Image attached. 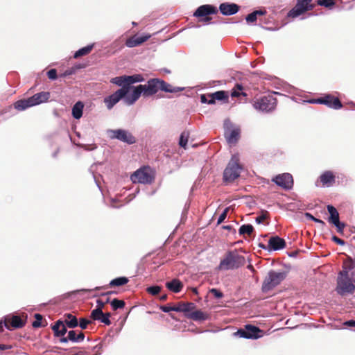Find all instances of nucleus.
I'll return each instance as SVG.
<instances>
[{
	"label": "nucleus",
	"instance_id": "nucleus-16",
	"mask_svg": "<svg viewBox=\"0 0 355 355\" xmlns=\"http://www.w3.org/2000/svg\"><path fill=\"white\" fill-rule=\"evenodd\" d=\"M315 103L324 104L334 110L340 109L343 105L338 97L328 94L323 97L318 98L314 101Z\"/></svg>",
	"mask_w": 355,
	"mask_h": 355
},
{
	"label": "nucleus",
	"instance_id": "nucleus-32",
	"mask_svg": "<svg viewBox=\"0 0 355 355\" xmlns=\"http://www.w3.org/2000/svg\"><path fill=\"white\" fill-rule=\"evenodd\" d=\"M126 86L130 87V85L144 81V78L141 74H135L132 76H124Z\"/></svg>",
	"mask_w": 355,
	"mask_h": 355
},
{
	"label": "nucleus",
	"instance_id": "nucleus-38",
	"mask_svg": "<svg viewBox=\"0 0 355 355\" xmlns=\"http://www.w3.org/2000/svg\"><path fill=\"white\" fill-rule=\"evenodd\" d=\"M77 331L74 330H71L68 332V335L67 337H62L60 339V343H67L68 341H71L73 343L77 342Z\"/></svg>",
	"mask_w": 355,
	"mask_h": 355
},
{
	"label": "nucleus",
	"instance_id": "nucleus-44",
	"mask_svg": "<svg viewBox=\"0 0 355 355\" xmlns=\"http://www.w3.org/2000/svg\"><path fill=\"white\" fill-rule=\"evenodd\" d=\"M336 3V0H318L317 4L326 8H331Z\"/></svg>",
	"mask_w": 355,
	"mask_h": 355
},
{
	"label": "nucleus",
	"instance_id": "nucleus-42",
	"mask_svg": "<svg viewBox=\"0 0 355 355\" xmlns=\"http://www.w3.org/2000/svg\"><path fill=\"white\" fill-rule=\"evenodd\" d=\"M243 89V86L240 84H236L234 88L232 89L231 96L232 97H239L240 95L246 96L245 93H240V91H242Z\"/></svg>",
	"mask_w": 355,
	"mask_h": 355
},
{
	"label": "nucleus",
	"instance_id": "nucleus-57",
	"mask_svg": "<svg viewBox=\"0 0 355 355\" xmlns=\"http://www.w3.org/2000/svg\"><path fill=\"white\" fill-rule=\"evenodd\" d=\"M200 101L202 103H208L209 104V98L208 96V94H202L200 96Z\"/></svg>",
	"mask_w": 355,
	"mask_h": 355
},
{
	"label": "nucleus",
	"instance_id": "nucleus-15",
	"mask_svg": "<svg viewBox=\"0 0 355 355\" xmlns=\"http://www.w3.org/2000/svg\"><path fill=\"white\" fill-rule=\"evenodd\" d=\"M262 331L259 327L247 324L243 329H239L235 333V335L248 339H257L261 336V335L259 334Z\"/></svg>",
	"mask_w": 355,
	"mask_h": 355
},
{
	"label": "nucleus",
	"instance_id": "nucleus-17",
	"mask_svg": "<svg viewBox=\"0 0 355 355\" xmlns=\"http://www.w3.org/2000/svg\"><path fill=\"white\" fill-rule=\"evenodd\" d=\"M272 181L286 190L291 189L293 186V176L288 173L277 175L272 179Z\"/></svg>",
	"mask_w": 355,
	"mask_h": 355
},
{
	"label": "nucleus",
	"instance_id": "nucleus-19",
	"mask_svg": "<svg viewBox=\"0 0 355 355\" xmlns=\"http://www.w3.org/2000/svg\"><path fill=\"white\" fill-rule=\"evenodd\" d=\"M6 329L10 330L13 329L22 328L25 325V322L18 315H13L10 318H6L3 321Z\"/></svg>",
	"mask_w": 355,
	"mask_h": 355
},
{
	"label": "nucleus",
	"instance_id": "nucleus-29",
	"mask_svg": "<svg viewBox=\"0 0 355 355\" xmlns=\"http://www.w3.org/2000/svg\"><path fill=\"white\" fill-rule=\"evenodd\" d=\"M196 305L193 302H180L175 306V311L188 313L194 310Z\"/></svg>",
	"mask_w": 355,
	"mask_h": 355
},
{
	"label": "nucleus",
	"instance_id": "nucleus-18",
	"mask_svg": "<svg viewBox=\"0 0 355 355\" xmlns=\"http://www.w3.org/2000/svg\"><path fill=\"white\" fill-rule=\"evenodd\" d=\"M111 317L110 313H103L100 309H94L91 311L90 318L92 320H98L104 323L106 325H110L111 321L110 318Z\"/></svg>",
	"mask_w": 355,
	"mask_h": 355
},
{
	"label": "nucleus",
	"instance_id": "nucleus-56",
	"mask_svg": "<svg viewBox=\"0 0 355 355\" xmlns=\"http://www.w3.org/2000/svg\"><path fill=\"white\" fill-rule=\"evenodd\" d=\"M332 240H333L336 243H337V244H338V245H345V241H344L343 239H340V238L337 237L336 236H334L332 237Z\"/></svg>",
	"mask_w": 355,
	"mask_h": 355
},
{
	"label": "nucleus",
	"instance_id": "nucleus-46",
	"mask_svg": "<svg viewBox=\"0 0 355 355\" xmlns=\"http://www.w3.org/2000/svg\"><path fill=\"white\" fill-rule=\"evenodd\" d=\"M161 289H162V288L159 286H153L148 287L146 288V291L152 295H157V294L159 293V292L161 291Z\"/></svg>",
	"mask_w": 355,
	"mask_h": 355
},
{
	"label": "nucleus",
	"instance_id": "nucleus-50",
	"mask_svg": "<svg viewBox=\"0 0 355 355\" xmlns=\"http://www.w3.org/2000/svg\"><path fill=\"white\" fill-rule=\"evenodd\" d=\"M333 224L336 227L337 232L339 234H343L345 224L344 223H341L340 220Z\"/></svg>",
	"mask_w": 355,
	"mask_h": 355
},
{
	"label": "nucleus",
	"instance_id": "nucleus-20",
	"mask_svg": "<svg viewBox=\"0 0 355 355\" xmlns=\"http://www.w3.org/2000/svg\"><path fill=\"white\" fill-rule=\"evenodd\" d=\"M133 89L131 94L128 95L127 94L124 97V101L128 105L134 104L139 98L141 95L144 96V90L141 85L134 87Z\"/></svg>",
	"mask_w": 355,
	"mask_h": 355
},
{
	"label": "nucleus",
	"instance_id": "nucleus-5",
	"mask_svg": "<svg viewBox=\"0 0 355 355\" xmlns=\"http://www.w3.org/2000/svg\"><path fill=\"white\" fill-rule=\"evenodd\" d=\"M343 272H339L337 277V285L336 291L340 295L352 294L355 291V284L349 275Z\"/></svg>",
	"mask_w": 355,
	"mask_h": 355
},
{
	"label": "nucleus",
	"instance_id": "nucleus-34",
	"mask_svg": "<svg viewBox=\"0 0 355 355\" xmlns=\"http://www.w3.org/2000/svg\"><path fill=\"white\" fill-rule=\"evenodd\" d=\"M129 282V279L125 277H117L112 279L108 286H103V288H107L110 287L120 286L126 284Z\"/></svg>",
	"mask_w": 355,
	"mask_h": 355
},
{
	"label": "nucleus",
	"instance_id": "nucleus-59",
	"mask_svg": "<svg viewBox=\"0 0 355 355\" xmlns=\"http://www.w3.org/2000/svg\"><path fill=\"white\" fill-rule=\"evenodd\" d=\"M85 338V334L82 331H79L78 334H77V342L76 343H79V342H82Z\"/></svg>",
	"mask_w": 355,
	"mask_h": 355
},
{
	"label": "nucleus",
	"instance_id": "nucleus-3",
	"mask_svg": "<svg viewBox=\"0 0 355 355\" xmlns=\"http://www.w3.org/2000/svg\"><path fill=\"white\" fill-rule=\"evenodd\" d=\"M49 92H39L28 98H24L16 101L14 103V107L19 111H22L31 107L40 105L42 103H45L49 100Z\"/></svg>",
	"mask_w": 355,
	"mask_h": 355
},
{
	"label": "nucleus",
	"instance_id": "nucleus-39",
	"mask_svg": "<svg viewBox=\"0 0 355 355\" xmlns=\"http://www.w3.org/2000/svg\"><path fill=\"white\" fill-rule=\"evenodd\" d=\"M254 232V227L250 224L247 225H243L240 227L239 230V233L241 235H245L250 236L252 232Z\"/></svg>",
	"mask_w": 355,
	"mask_h": 355
},
{
	"label": "nucleus",
	"instance_id": "nucleus-60",
	"mask_svg": "<svg viewBox=\"0 0 355 355\" xmlns=\"http://www.w3.org/2000/svg\"><path fill=\"white\" fill-rule=\"evenodd\" d=\"M344 324L349 327H355V320H348L345 322Z\"/></svg>",
	"mask_w": 355,
	"mask_h": 355
},
{
	"label": "nucleus",
	"instance_id": "nucleus-12",
	"mask_svg": "<svg viewBox=\"0 0 355 355\" xmlns=\"http://www.w3.org/2000/svg\"><path fill=\"white\" fill-rule=\"evenodd\" d=\"M108 135L111 139H116L128 144L136 143V138L125 130H108Z\"/></svg>",
	"mask_w": 355,
	"mask_h": 355
},
{
	"label": "nucleus",
	"instance_id": "nucleus-14",
	"mask_svg": "<svg viewBox=\"0 0 355 355\" xmlns=\"http://www.w3.org/2000/svg\"><path fill=\"white\" fill-rule=\"evenodd\" d=\"M312 0H297L295 6L290 10L288 15L292 17H296L306 11L312 10L315 5L311 3Z\"/></svg>",
	"mask_w": 355,
	"mask_h": 355
},
{
	"label": "nucleus",
	"instance_id": "nucleus-62",
	"mask_svg": "<svg viewBox=\"0 0 355 355\" xmlns=\"http://www.w3.org/2000/svg\"><path fill=\"white\" fill-rule=\"evenodd\" d=\"M159 300L162 302L166 301L167 300V295L166 294L162 295V296H160Z\"/></svg>",
	"mask_w": 355,
	"mask_h": 355
},
{
	"label": "nucleus",
	"instance_id": "nucleus-11",
	"mask_svg": "<svg viewBox=\"0 0 355 355\" xmlns=\"http://www.w3.org/2000/svg\"><path fill=\"white\" fill-rule=\"evenodd\" d=\"M217 13L218 9L216 7L212 5L205 4L199 6L195 11L193 16L201 18L200 19V21L208 23L211 19L209 15Z\"/></svg>",
	"mask_w": 355,
	"mask_h": 355
},
{
	"label": "nucleus",
	"instance_id": "nucleus-55",
	"mask_svg": "<svg viewBox=\"0 0 355 355\" xmlns=\"http://www.w3.org/2000/svg\"><path fill=\"white\" fill-rule=\"evenodd\" d=\"M106 302H103L101 300L98 299L96 300V308L95 309H100L103 311Z\"/></svg>",
	"mask_w": 355,
	"mask_h": 355
},
{
	"label": "nucleus",
	"instance_id": "nucleus-30",
	"mask_svg": "<svg viewBox=\"0 0 355 355\" xmlns=\"http://www.w3.org/2000/svg\"><path fill=\"white\" fill-rule=\"evenodd\" d=\"M166 287L175 293H179L183 288V284L178 279H173L166 283Z\"/></svg>",
	"mask_w": 355,
	"mask_h": 355
},
{
	"label": "nucleus",
	"instance_id": "nucleus-47",
	"mask_svg": "<svg viewBox=\"0 0 355 355\" xmlns=\"http://www.w3.org/2000/svg\"><path fill=\"white\" fill-rule=\"evenodd\" d=\"M92 323V321L84 318H80L78 325L82 329H86L87 326Z\"/></svg>",
	"mask_w": 355,
	"mask_h": 355
},
{
	"label": "nucleus",
	"instance_id": "nucleus-40",
	"mask_svg": "<svg viewBox=\"0 0 355 355\" xmlns=\"http://www.w3.org/2000/svg\"><path fill=\"white\" fill-rule=\"evenodd\" d=\"M189 137V132L187 131H184L180 135L179 145L181 147L184 148V149L187 148V145Z\"/></svg>",
	"mask_w": 355,
	"mask_h": 355
},
{
	"label": "nucleus",
	"instance_id": "nucleus-33",
	"mask_svg": "<svg viewBox=\"0 0 355 355\" xmlns=\"http://www.w3.org/2000/svg\"><path fill=\"white\" fill-rule=\"evenodd\" d=\"M327 208L330 214L329 222L333 224L339 221V214L337 209L333 205H327Z\"/></svg>",
	"mask_w": 355,
	"mask_h": 355
},
{
	"label": "nucleus",
	"instance_id": "nucleus-8",
	"mask_svg": "<svg viewBox=\"0 0 355 355\" xmlns=\"http://www.w3.org/2000/svg\"><path fill=\"white\" fill-rule=\"evenodd\" d=\"M134 183L151 184L155 179L154 173L149 166L137 170L130 177Z\"/></svg>",
	"mask_w": 355,
	"mask_h": 355
},
{
	"label": "nucleus",
	"instance_id": "nucleus-43",
	"mask_svg": "<svg viewBox=\"0 0 355 355\" xmlns=\"http://www.w3.org/2000/svg\"><path fill=\"white\" fill-rule=\"evenodd\" d=\"M110 82L112 84H115V85H116L118 86H121V87L123 85H125V80L124 76H117V77L113 78H112L110 80Z\"/></svg>",
	"mask_w": 355,
	"mask_h": 355
},
{
	"label": "nucleus",
	"instance_id": "nucleus-26",
	"mask_svg": "<svg viewBox=\"0 0 355 355\" xmlns=\"http://www.w3.org/2000/svg\"><path fill=\"white\" fill-rule=\"evenodd\" d=\"M209 98V104H214L216 100L228 102V93L225 91H218L212 94H208Z\"/></svg>",
	"mask_w": 355,
	"mask_h": 355
},
{
	"label": "nucleus",
	"instance_id": "nucleus-45",
	"mask_svg": "<svg viewBox=\"0 0 355 355\" xmlns=\"http://www.w3.org/2000/svg\"><path fill=\"white\" fill-rule=\"evenodd\" d=\"M35 321L32 323V325L33 327L38 328V327H40L42 326H45L44 324H42V316L40 314H39V313L35 314Z\"/></svg>",
	"mask_w": 355,
	"mask_h": 355
},
{
	"label": "nucleus",
	"instance_id": "nucleus-49",
	"mask_svg": "<svg viewBox=\"0 0 355 355\" xmlns=\"http://www.w3.org/2000/svg\"><path fill=\"white\" fill-rule=\"evenodd\" d=\"M81 68L80 66L71 67L70 69H67L62 74L60 75L61 77H66L70 75L75 73L77 69Z\"/></svg>",
	"mask_w": 355,
	"mask_h": 355
},
{
	"label": "nucleus",
	"instance_id": "nucleus-6",
	"mask_svg": "<svg viewBox=\"0 0 355 355\" xmlns=\"http://www.w3.org/2000/svg\"><path fill=\"white\" fill-rule=\"evenodd\" d=\"M286 277V273L285 272L270 270L263 282L261 286L262 291L266 293L271 291L280 284Z\"/></svg>",
	"mask_w": 355,
	"mask_h": 355
},
{
	"label": "nucleus",
	"instance_id": "nucleus-4",
	"mask_svg": "<svg viewBox=\"0 0 355 355\" xmlns=\"http://www.w3.org/2000/svg\"><path fill=\"white\" fill-rule=\"evenodd\" d=\"M277 100L272 94L255 98L252 101V105L257 110L262 112H271L274 111L277 107Z\"/></svg>",
	"mask_w": 355,
	"mask_h": 355
},
{
	"label": "nucleus",
	"instance_id": "nucleus-63",
	"mask_svg": "<svg viewBox=\"0 0 355 355\" xmlns=\"http://www.w3.org/2000/svg\"><path fill=\"white\" fill-rule=\"evenodd\" d=\"M247 268H248V269H250V270H252V271H254V267H253V266H252V264L248 265V266H247Z\"/></svg>",
	"mask_w": 355,
	"mask_h": 355
},
{
	"label": "nucleus",
	"instance_id": "nucleus-21",
	"mask_svg": "<svg viewBox=\"0 0 355 355\" xmlns=\"http://www.w3.org/2000/svg\"><path fill=\"white\" fill-rule=\"evenodd\" d=\"M240 7L234 3H223L219 6V10L223 15H232L239 10Z\"/></svg>",
	"mask_w": 355,
	"mask_h": 355
},
{
	"label": "nucleus",
	"instance_id": "nucleus-25",
	"mask_svg": "<svg viewBox=\"0 0 355 355\" xmlns=\"http://www.w3.org/2000/svg\"><path fill=\"white\" fill-rule=\"evenodd\" d=\"M52 330L55 337H60L61 338L64 337V334L67 333V325L63 321L58 320L52 326Z\"/></svg>",
	"mask_w": 355,
	"mask_h": 355
},
{
	"label": "nucleus",
	"instance_id": "nucleus-41",
	"mask_svg": "<svg viewBox=\"0 0 355 355\" xmlns=\"http://www.w3.org/2000/svg\"><path fill=\"white\" fill-rule=\"evenodd\" d=\"M110 304L113 310L114 311L117 310L118 309H123L125 305V303L123 300H120L116 298L114 299L110 302Z\"/></svg>",
	"mask_w": 355,
	"mask_h": 355
},
{
	"label": "nucleus",
	"instance_id": "nucleus-52",
	"mask_svg": "<svg viewBox=\"0 0 355 355\" xmlns=\"http://www.w3.org/2000/svg\"><path fill=\"white\" fill-rule=\"evenodd\" d=\"M47 76L51 80H55L58 77L55 69H51L47 72Z\"/></svg>",
	"mask_w": 355,
	"mask_h": 355
},
{
	"label": "nucleus",
	"instance_id": "nucleus-1",
	"mask_svg": "<svg viewBox=\"0 0 355 355\" xmlns=\"http://www.w3.org/2000/svg\"><path fill=\"white\" fill-rule=\"evenodd\" d=\"M141 86L144 90V97L153 96L159 90L169 93H177L184 89L183 87H174L159 78H150L146 84L141 85Z\"/></svg>",
	"mask_w": 355,
	"mask_h": 355
},
{
	"label": "nucleus",
	"instance_id": "nucleus-31",
	"mask_svg": "<svg viewBox=\"0 0 355 355\" xmlns=\"http://www.w3.org/2000/svg\"><path fill=\"white\" fill-rule=\"evenodd\" d=\"M355 268V259L350 257H347L343 261V269L339 272H345V275H349V271Z\"/></svg>",
	"mask_w": 355,
	"mask_h": 355
},
{
	"label": "nucleus",
	"instance_id": "nucleus-61",
	"mask_svg": "<svg viewBox=\"0 0 355 355\" xmlns=\"http://www.w3.org/2000/svg\"><path fill=\"white\" fill-rule=\"evenodd\" d=\"M10 348H11V346H10V345H3V344H0V351L1 350L8 349H10Z\"/></svg>",
	"mask_w": 355,
	"mask_h": 355
},
{
	"label": "nucleus",
	"instance_id": "nucleus-22",
	"mask_svg": "<svg viewBox=\"0 0 355 355\" xmlns=\"http://www.w3.org/2000/svg\"><path fill=\"white\" fill-rule=\"evenodd\" d=\"M319 180L322 186L331 187L335 183L336 177L331 171H326L320 175Z\"/></svg>",
	"mask_w": 355,
	"mask_h": 355
},
{
	"label": "nucleus",
	"instance_id": "nucleus-54",
	"mask_svg": "<svg viewBox=\"0 0 355 355\" xmlns=\"http://www.w3.org/2000/svg\"><path fill=\"white\" fill-rule=\"evenodd\" d=\"M175 306H170L167 305V306H160V309L165 313H168L171 311H175Z\"/></svg>",
	"mask_w": 355,
	"mask_h": 355
},
{
	"label": "nucleus",
	"instance_id": "nucleus-10",
	"mask_svg": "<svg viewBox=\"0 0 355 355\" xmlns=\"http://www.w3.org/2000/svg\"><path fill=\"white\" fill-rule=\"evenodd\" d=\"M131 87L123 85L112 94L104 98V103L108 110H111L121 99L124 98Z\"/></svg>",
	"mask_w": 355,
	"mask_h": 355
},
{
	"label": "nucleus",
	"instance_id": "nucleus-48",
	"mask_svg": "<svg viewBox=\"0 0 355 355\" xmlns=\"http://www.w3.org/2000/svg\"><path fill=\"white\" fill-rule=\"evenodd\" d=\"M269 217V213L267 211H261V215L257 217L256 221L258 223H261L263 222L266 218Z\"/></svg>",
	"mask_w": 355,
	"mask_h": 355
},
{
	"label": "nucleus",
	"instance_id": "nucleus-23",
	"mask_svg": "<svg viewBox=\"0 0 355 355\" xmlns=\"http://www.w3.org/2000/svg\"><path fill=\"white\" fill-rule=\"evenodd\" d=\"M150 35L137 36L135 35L125 41V45L129 48L141 45L150 38Z\"/></svg>",
	"mask_w": 355,
	"mask_h": 355
},
{
	"label": "nucleus",
	"instance_id": "nucleus-64",
	"mask_svg": "<svg viewBox=\"0 0 355 355\" xmlns=\"http://www.w3.org/2000/svg\"><path fill=\"white\" fill-rule=\"evenodd\" d=\"M223 228L226 229V230H230L232 227L230 225H227V226H223Z\"/></svg>",
	"mask_w": 355,
	"mask_h": 355
},
{
	"label": "nucleus",
	"instance_id": "nucleus-24",
	"mask_svg": "<svg viewBox=\"0 0 355 355\" xmlns=\"http://www.w3.org/2000/svg\"><path fill=\"white\" fill-rule=\"evenodd\" d=\"M286 247L284 239L278 236H272L268 240V248L273 250H279Z\"/></svg>",
	"mask_w": 355,
	"mask_h": 355
},
{
	"label": "nucleus",
	"instance_id": "nucleus-51",
	"mask_svg": "<svg viewBox=\"0 0 355 355\" xmlns=\"http://www.w3.org/2000/svg\"><path fill=\"white\" fill-rule=\"evenodd\" d=\"M228 211H229V207H227L225 209V210L223 211V212L220 215L218 219V221H217V223L218 224H220L221 223H223L224 221V220L227 217V213H228Z\"/></svg>",
	"mask_w": 355,
	"mask_h": 355
},
{
	"label": "nucleus",
	"instance_id": "nucleus-53",
	"mask_svg": "<svg viewBox=\"0 0 355 355\" xmlns=\"http://www.w3.org/2000/svg\"><path fill=\"white\" fill-rule=\"evenodd\" d=\"M210 293H212L214 297L218 299L221 298L223 296V293L216 288L211 289Z\"/></svg>",
	"mask_w": 355,
	"mask_h": 355
},
{
	"label": "nucleus",
	"instance_id": "nucleus-58",
	"mask_svg": "<svg viewBox=\"0 0 355 355\" xmlns=\"http://www.w3.org/2000/svg\"><path fill=\"white\" fill-rule=\"evenodd\" d=\"M306 216L310 217L313 221H315L316 223H318L321 224L322 225H325V223L323 220L313 217L312 215H311L309 213H306Z\"/></svg>",
	"mask_w": 355,
	"mask_h": 355
},
{
	"label": "nucleus",
	"instance_id": "nucleus-35",
	"mask_svg": "<svg viewBox=\"0 0 355 355\" xmlns=\"http://www.w3.org/2000/svg\"><path fill=\"white\" fill-rule=\"evenodd\" d=\"M84 105L82 102H77L72 108V116L76 119H79L83 115Z\"/></svg>",
	"mask_w": 355,
	"mask_h": 355
},
{
	"label": "nucleus",
	"instance_id": "nucleus-7",
	"mask_svg": "<svg viewBox=\"0 0 355 355\" xmlns=\"http://www.w3.org/2000/svg\"><path fill=\"white\" fill-rule=\"evenodd\" d=\"M241 169L242 167L239 164V155H233L224 171V180L225 182H233L239 177Z\"/></svg>",
	"mask_w": 355,
	"mask_h": 355
},
{
	"label": "nucleus",
	"instance_id": "nucleus-37",
	"mask_svg": "<svg viewBox=\"0 0 355 355\" xmlns=\"http://www.w3.org/2000/svg\"><path fill=\"white\" fill-rule=\"evenodd\" d=\"M266 13V11L264 10H255L247 15L245 17L246 21L248 23H253L256 21L258 15H264Z\"/></svg>",
	"mask_w": 355,
	"mask_h": 355
},
{
	"label": "nucleus",
	"instance_id": "nucleus-9",
	"mask_svg": "<svg viewBox=\"0 0 355 355\" xmlns=\"http://www.w3.org/2000/svg\"><path fill=\"white\" fill-rule=\"evenodd\" d=\"M224 136L230 145H235L240 139L241 130L235 127L230 119L224 121Z\"/></svg>",
	"mask_w": 355,
	"mask_h": 355
},
{
	"label": "nucleus",
	"instance_id": "nucleus-36",
	"mask_svg": "<svg viewBox=\"0 0 355 355\" xmlns=\"http://www.w3.org/2000/svg\"><path fill=\"white\" fill-rule=\"evenodd\" d=\"M94 46V44H89V45H87V46L80 49L74 53L73 58L76 59L80 57L89 54L91 53V51H92Z\"/></svg>",
	"mask_w": 355,
	"mask_h": 355
},
{
	"label": "nucleus",
	"instance_id": "nucleus-27",
	"mask_svg": "<svg viewBox=\"0 0 355 355\" xmlns=\"http://www.w3.org/2000/svg\"><path fill=\"white\" fill-rule=\"evenodd\" d=\"M186 317L194 321H205L209 318V315L201 310H196L186 313Z\"/></svg>",
	"mask_w": 355,
	"mask_h": 355
},
{
	"label": "nucleus",
	"instance_id": "nucleus-2",
	"mask_svg": "<svg viewBox=\"0 0 355 355\" xmlns=\"http://www.w3.org/2000/svg\"><path fill=\"white\" fill-rule=\"evenodd\" d=\"M245 264V259L238 254L237 250H230L226 252L224 258L221 259L218 270H228L238 269Z\"/></svg>",
	"mask_w": 355,
	"mask_h": 355
},
{
	"label": "nucleus",
	"instance_id": "nucleus-13",
	"mask_svg": "<svg viewBox=\"0 0 355 355\" xmlns=\"http://www.w3.org/2000/svg\"><path fill=\"white\" fill-rule=\"evenodd\" d=\"M312 0H297L295 6L290 10L288 15L292 17H296L306 11L312 10L315 5L311 3Z\"/></svg>",
	"mask_w": 355,
	"mask_h": 355
},
{
	"label": "nucleus",
	"instance_id": "nucleus-28",
	"mask_svg": "<svg viewBox=\"0 0 355 355\" xmlns=\"http://www.w3.org/2000/svg\"><path fill=\"white\" fill-rule=\"evenodd\" d=\"M61 321L67 325V327L73 329L78 326L77 318L71 313H65L63 315Z\"/></svg>",
	"mask_w": 355,
	"mask_h": 355
}]
</instances>
